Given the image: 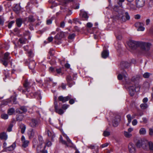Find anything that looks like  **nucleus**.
Instances as JSON below:
<instances>
[{"mask_svg":"<svg viewBox=\"0 0 153 153\" xmlns=\"http://www.w3.org/2000/svg\"><path fill=\"white\" fill-rule=\"evenodd\" d=\"M39 142L37 140L34 139L33 141V146L34 147H36L37 150L39 151L42 152V153H48L47 151L45 150L46 146H51L52 144L51 142L47 140L45 143L44 146H42V145L44 143L43 141L42 137L41 136H38Z\"/></svg>","mask_w":153,"mask_h":153,"instance_id":"f257e3e1","label":"nucleus"},{"mask_svg":"<svg viewBox=\"0 0 153 153\" xmlns=\"http://www.w3.org/2000/svg\"><path fill=\"white\" fill-rule=\"evenodd\" d=\"M136 145L138 147H142L144 150L153 152V142L146 140H138Z\"/></svg>","mask_w":153,"mask_h":153,"instance_id":"f03ea898","label":"nucleus"},{"mask_svg":"<svg viewBox=\"0 0 153 153\" xmlns=\"http://www.w3.org/2000/svg\"><path fill=\"white\" fill-rule=\"evenodd\" d=\"M138 44L142 51L141 53H144L147 51L151 45V44L150 43L144 42H138Z\"/></svg>","mask_w":153,"mask_h":153,"instance_id":"7ed1b4c3","label":"nucleus"},{"mask_svg":"<svg viewBox=\"0 0 153 153\" xmlns=\"http://www.w3.org/2000/svg\"><path fill=\"white\" fill-rule=\"evenodd\" d=\"M117 77L119 80H122L123 78L125 82L127 84H129L131 82L128 75L125 71H123L122 74H119Z\"/></svg>","mask_w":153,"mask_h":153,"instance_id":"20e7f679","label":"nucleus"},{"mask_svg":"<svg viewBox=\"0 0 153 153\" xmlns=\"http://www.w3.org/2000/svg\"><path fill=\"white\" fill-rule=\"evenodd\" d=\"M9 55V53L8 52L5 53L4 58L1 59V63L6 67L7 65L9 60L10 59Z\"/></svg>","mask_w":153,"mask_h":153,"instance_id":"39448f33","label":"nucleus"},{"mask_svg":"<svg viewBox=\"0 0 153 153\" xmlns=\"http://www.w3.org/2000/svg\"><path fill=\"white\" fill-rule=\"evenodd\" d=\"M137 44L138 42H137L133 40L129 41L128 43L129 47V50L132 52L133 51L136 49Z\"/></svg>","mask_w":153,"mask_h":153,"instance_id":"423d86ee","label":"nucleus"},{"mask_svg":"<svg viewBox=\"0 0 153 153\" xmlns=\"http://www.w3.org/2000/svg\"><path fill=\"white\" fill-rule=\"evenodd\" d=\"M54 104L56 112L60 115L63 114L64 113L62 109L60 108L61 107L60 103H59V105H58L57 102L55 100L54 102Z\"/></svg>","mask_w":153,"mask_h":153,"instance_id":"0eeeda50","label":"nucleus"},{"mask_svg":"<svg viewBox=\"0 0 153 153\" xmlns=\"http://www.w3.org/2000/svg\"><path fill=\"white\" fill-rule=\"evenodd\" d=\"M128 149L130 153H135L136 149L135 145L133 143H130L128 146Z\"/></svg>","mask_w":153,"mask_h":153,"instance_id":"6e6552de","label":"nucleus"},{"mask_svg":"<svg viewBox=\"0 0 153 153\" xmlns=\"http://www.w3.org/2000/svg\"><path fill=\"white\" fill-rule=\"evenodd\" d=\"M145 0H135L136 7L138 8L143 7L145 4Z\"/></svg>","mask_w":153,"mask_h":153,"instance_id":"1a4fd4ad","label":"nucleus"},{"mask_svg":"<svg viewBox=\"0 0 153 153\" xmlns=\"http://www.w3.org/2000/svg\"><path fill=\"white\" fill-rule=\"evenodd\" d=\"M143 24L140 22H137L135 24V27H138V31H143L145 30V28L143 27Z\"/></svg>","mask_w":153,"mask_h":153,"instance_id":"9d476101","label":"nucleus"},{"mask_svg":"<svg viewBox=\"0 0 153 153\" xmlns=\"http://www.w3.org/2000/svg\"><path fill=\"white\" fill-rule=\"evenodd\" d=\"M130 19V16L127 12L124 13L121 16V19L123 22H126V21Z\"/></svg>","mask_w":153,"mask_h":153,"instance_id":"9b49d317","label":"nucleus"},{"mask_svg":"<svg viewBox=\"0 0 153 153\" xmlns=\"http://www.w3.org/2000/svg\"><path fill=\"white\" fill-rule=\"evenodd\" d=\"M71 97H72L71 95H68L66 97L60 96L59 97L58 99L59 101H62L63 102H64L69 100L71 98Z\"/></svg>","mask_w":153,"mask_h":153,"instance_id":"f8f14e48","label":"nucleus"},{"mask_svg":"<svg viewBox=\"0 0 153 153\" xmlns=\"http://www.w3.org/2000/svg\"><path fill=\"white\" fill-rule=\"evenodd\" d=\"M21 140L22 143V146L23 147L26 148L28 146L29 142L28 140H25V138L24 136H22Z\"/></svg>","mask_w":153,"mask_h":153,"instance_id":"ddd939ff","label":"nucleus"},{"mask_svg":"<svg viewBox=\"0 0 153 153\" xmlns=\"http://www.w3.org/2000/svg\"><path fill=\"white\" fill-rule=\"evenodd\" d=\"M28 136L30 138H33L36 134V132L35 130L32 129H29L27 132Z\"/></svg>","mask_w":153,"mask_h":153,"instance_id":"4468645a","label":"nucleus"},{"mask_svg":"<svg viewBox=\"0 0 153 153\" xmlns=\"http://www.w3.org/2000/svg\"><path fill=\"white\" fill-rule=\"evenodd\" d=\"M67 80L68 82V85L69 87L72 86V85L75 84L74 82H73V80L70 76H68L67 78Z\"/></svg>","mask_w":153,"mask_h":153,"instance_id":"2eb2a0df","label":"nucleus"},{"mask_svg":"<svg viewBox=\"0 0 153 153\" xmlns=\"http://www.w3.org/2000/svg\"><path fill=\"white\" fill-rule=\"evenodd\" d=\"M120 120L119 117H118L117 118H114L112 121L113 126L115 127L117 126Z\"/></svg>","mask_w":153,"mask_h":153,"instance_id":"dca6fc26","label":"nucleus"},{"mask_svg":"<svg viewBox=\"0 0 153 153\" xmlns=\"http://www.w3.org/2000/svg\"><path fill=\"white\" fill-rule=\"evenodd\" d=\"M16 143H14L11 145L6 148L5 151H12L14 150L16 147Z\"/></svg>","mask_w":153,"mask_h":153,"instance_id":"f3484780","label":"nucleus"},{"mask_svg":"<svg viewBox=\"0 0 153 153\" xmlns=\"http://www.w3.org/2000/svg\"><path fill=\"white\" fill-rule=\"evenodd\" d=\"M80 15L84 19H83L84 20H87L88 19V16L86 12L83 10H81Z\"/></svg>","mask_w":153,"mask_h":153,"instance_id":"a211bd4d","label":"nucleus"},{"mask_svg":"<svg viewBox=\"0 0 153 153\" xmlns=\"http://www.w3.org/2000/svg\"><path fill=\"white\" fill-rule=\"evenodd\" d=\"M128 89L130 95L131 96H133L135 92V90L134 87L130 86Z\"/></svg>","mask_w":153,"mask_h":153,"instance_id":"6ab92c4d","label":"nucleus"},{"mask_svg":"<svg viewBox=\"0 0 153 153\" xmlns=\"http://www.w3.org/2000/svg\"><path fill=\"white\" fill-rule=\"evenodd\" d=\"M109 54V52L107 50H104L102 53V57L104 59L106 58L108 56Z\"/></svg>","mask_w":153,"mask_h":153,"instance_id":"aec40b11","label":"nucleus"},{"mask_svg":"<svg viewBox=\"0 0 153 153\" xmlns=\"http://www.w3.org/2000/svg\"><path fill=\"white\" fill-rule=\"evenodd\" d=\"M46 132L48 136L49 137H51L52 139L54 137V134L51 130L47 129Z\"/></svg>","mask_w":153,"mask_h":153,"instance_id":"412c9836","label":"nucleus"},{"mask_svg":"<svg viewBox=\"0 0 153 153\" xmlns=\"http://www.w3.org/2000/svg\"><path fill=\"white\" fill-rule=\"evenodd\" d=\"M38 122L37 120L35 119H33L30 122V125L32 127H34L37 126L38 125Z\"/></svg>","mask_w":153,"mask_h":153,"instance_id":"4be33fe9","label":"nucleus"},{"mask_svg":"<svg viewBox=\"0 0 153 153\" xmlns=\"http://www.w3.org/2000/svg\"><path fill=\"white\" fill-rule=\"evenodd\" d=\"M0 138L3 140H6L7 138V136L4 132H3L0 134Z\"/></svg>","mask_w":153,"mask_h":153,"instance_id":"5701e85b","label":"nucleus"},{"mask_svg":"<svg viewBox=\"0 0 153 153\" xmlns=\"http://www.w3.org/2000/svg\"><path fill=\"white\" fill-rule=\"evenodd\" d=\"M35 62L34 61H32L29 63V67L30 69L33 70L35 68Z\"/></svg>","mask_w":153,"mask_h":153,"instance_id":"b1692460","label":"nucleus"},{"mask_svg":"<svg viewBox=\"0 0 153 153\" xmlns=\"http://www.w3.org/2000/svg\"><path fill=\"white\" fill-rule=\"evenodd\" d=\"M22 19L19 18L16 19V23L18 27H20L22 24Z\"/></svg>","mask_w":153,"mask_h":153,"instance_id":"393cba45","label":"nucleus"},{"mask_svg":"<svg viewBox=\"0 0 153 153\" xmlns=\"http://www.w3.org/2000/svg\"><path fill=\"white\" fill-rule=\"evenodd\" d=\"M140 79V76L139 75H137L133 76L131 79V80L133 82H136L139 81Z\"/></svg>","mask_w":153,"mask_h":153,"instance_id":"a878e982","label":"nucleus"},{"mask_svg":"<svg viewBox=\"0 0 153 153\" xmlns=\"http://www.w3.org/2000/svg\"><path fill=\"white\" fill-rule=\"evenodd\" d=\"M146 133V131L145 128H141L139 130V133L141 135L145 134Z\"/></svg>","mask_w":153,"mask_h":153,"instance_id":"bb28decb","label":"nucleus"},{"mask_svg":"<svg viewBox=\"0 0 153 153\" xmlns=\"http://www.w3.org/2000/svg\"><path fill=\"white\" fill-rule=\"evenodd\" d=\"M124 134L125 136L127 138H130L132 136V134L131 133L126 131L124 132Z\"/></svg>","mask_w":153,"mask_h":153,"instance_id":"cd10ccee","label":"nucleus"},{"mask_svg":"<svg viewBox=\"0 0 153 153\" xmlns=\"http://www.w3.org/2000/svg\"><path fill=\"white\" fill-rule=\"evenodd\" d=\"M21 128V132L22 134L24 133L26 129V126L24 124H22L20 126Z\"/></svg>","mask_w":153,"mask_h":153,"instance_id":"c85d7f7f","label":"nucleus"},{"mask_svg":"<svg viewBox=\"0 0 153 153\" xmlns=\"http://www.w3.org/2000/svg\"><path fill=\"white\" fill-rule=\"evenodd\" d=\"M19 41L21 44H24L26 43L27 40L26 39L21 38L19 39Z\"/></svg>","mask_w":153,"mask_h":153,"instance_id":"c756f323","label":"nucleus"},{"mask_svg":"<svg viewBox=\"0 0 153 153\" xmlns=\"http://www.w3.org/2000/svg\"><path fill=\"white\" fill-rule=\"evenodd\" d=\"M20 10L21 7L19 5H16L14 8V10L16 11V13H18Z\"/></svg>","mask_w":153,"mask_h":153,"instance_id":"7c9ffc66","label":"nucleus"},{"mask_svg":"<svg viewBox=\"0 0 153 153\" xmlns=\"http://www.w3.org/2000/svg\"><path fill=\"white\" fill-rule=\"evenodd\" d=\"M14 112V109L13 108H10L8 110L7 113L9 115H12Z\"/></svg>","mask_w":153,"mask_h":153,"instance_id":"2f4dec72","label":"nucleus"},{"mask_svg":"<svg viewBox=\"0 0 153 153\" xmlns=\"http://www.w3.org/2000/svg\"><path fill=\"white\" fill-rule=\"evenodd\" d=\"M72 1V0H62L61 2V4L62 5H64L69 1Z\"/></svg>","mask_w":153,"mask_h":153,"instance_id":"473e14b6","label":"nucleus"},{"mask_svg":"<svg viewBox=\"0 0 153 153\" xmlns=\"http://www.w3.org/2000/svg\"><path fill=\"white\" fill-rule=\"evenodd\" d=\"M28 20L30 22H33L35 21V19L33 18L32 16L30 15L28 17Z\"/></svg>","mask_w":153,"mask_h":153,"instance_id":"72a5a7b5","label":"nucleus"},{"mask_svg":"<svg viewBox=\"0 0 153 153\" xmlns=\"http://www.w3.org/2000/svg\"><path fill=\"white\" fill-rule=\"evenodd\" d=\"M140 107L142 109H145L148 107V105L146 103H143L140 105Z\"/></svg>","mask_w":153,"mask_h":153,"instance_id":"f704fd0d","label":"nucleus"},{"mask_svg":"<svg viewBox=\"0 0 153 153\" xmlns=\"http://www.w3.org/2000/svg\"><path fill=\"white\" fill-rule=\"evenodd\" d=\"M122 64L126 68H128L130 65V63H128L126 62H123Z\"/></svg>","mask_w":153,"mask_h":153,"instance_id":"c9c22d12","label":"nucleus"},{"mask_svg":"<svg viewBox=\"0 0 153 153\" xmlns=\"http://www.w3.org/2000/svg\"><path fill=\"white\" fill-rule=\"evenodd\" d=\"M63 136L66 139L68 143H72L71 141L66 134H63Z\"/></svg>","mask_w":153,"mask_h":153,"instance_id":"e433bc0d","label":"nucleus"},{"mask_svg":"<svg viewBox=\"0 0 153 153\" xmlns=\"http://www.w3.org/2000/svg\"><path fill=\"white\" fill-rule=\"evenodd\" d=\"M1 118L4 120H6L8 119V116L6 114H2L1 115Z\"/></svg>","mask_w":153,"mask_h":153,"instance_id":"4c0bfd02","label":"nucleus"},{"mask_svg":"<svg viewBox=\"0 0 153 153\" xmlns=\"http://www.w3.org/2000/svg\"><path fill=\"white\" fill-rule=\"evenodd\" d=\"M60 141L63 144L66 145L67 146H68V145L67 144V143L64 140H63L62 137L61 136H60Z\"/></svg>","mask_w":153,"mask_h":153,"instance_id":"58836bf2","label":"nucleus"},{"mask_svg":"<svg viewBox=\"0 0 153 153\" xmlns=\"http://www.w3.org/2000/svg\"><path fill=\"white\" fill-rule=\"evenodd\" d=\"M126 117L127 118L128 122L129 123H130L132 119L131 115L130 114H128L127 115Z\"/></svg>","mask_w":153,"mask_h":153,"instance_id":"ea45409f","label":"nucleus"},{"mask_svg":"<svg viewBox=\"0 0 153 153\" xmlns=\"http://www.w3.org/2000/svg\"><path fill=\"white\" fill-rule=\"evenodd\" d=\"M23 117V116L22 115L20 114L18 116L17 118V120L18 121H21L22 120Z\"/></svg>","mask_w":153,"mask_h":153,"instance_id":"a19ab883","label":"nucleus"},{"mask_svg":"<svg viewBox=\"0 0 153 153\" xmlns=\"http://www.w3.org/2000/svg\"><path fill=\"white\" fill-rule=\"evenodd\" d=\"M110 134L109 132L105 131L103 132V135L104 136L106 137L109 136Z\"/></svg>","mask_w":153,"mask_h":153,"instance_id":"79ce46f5","label":"nucleus"},{"mask_svg":"<svg viewBox=\"0 0 153 153\" xmlns=\"http://www.w3.org/2000/svg\"><path fill=\"white\" fill-rule=\"evenodd\" d=\"M143 76L145 78H148L150 76V74L149 73L146 72L143 74Z\"/></svg>","mask_w":153,"mask_h":153,"instance_id":"37998d69","label":"nucleus"},{"mask_svg":"<svg viewBox=\"0 0 153 153\" xmlns=\"http://www.w3.org/2000/svg\"><path fill=\"white\" fill-rule=\"evenodd\" d=\"M15 22L13 21H12L10 22L8 25V27L9 28H11L13 24H14Z\"/></svg>","mask_w":153,"mask_h":153,"instance_id":"c03bdc74","label":"nucleus"},{"mask_svg":"<svg viewBox=\"0 0 153 153\" xmlns=\"http://www.w3.org/2000/svg\"><path fill=\"white\" fill-rule=\"evenodd\" d=\"M75 36V34L74 33H73L71 34H70L68 37V39H72L74 38Z\"/></svg>","mask_w":153,"mask_h":153,"instance_id":"a18cd8bd","label":"nucleus"},{"mask_svg":"<svg viewBox=\"0 0 153 153\" xmlns=\"http://www.w3.org/2000/svg\"><path fill=\"white\" fill-rule=\"evenodd\" d=\"M12 127H13L12 125V124L10 125L9 126L8 128H7V131L9 132L11 131H12Z\"/></svg>","mask_w":153,"mask_h":153,"instance_id":"49530a36","label":"nucleus"},{"mask_svg":"<svg viewBox=\"0 0 153 153\" xmlns=\"http://www.w3.org/2000/svg\"><path fill=\"white\" fill-rule=\"evenodd\" d=\"M21 110L24 112H25L27 111V109L25 107L22 106L20 108Z\"/></svg>","mask_w":153,"mask_h":153,"instance_id":"de8ad7c7","label":"nucleus"},{"mask_svg":"<svg viewBox=\"0 0 153 153\" xmlns=\"http://www.w3.org/2000/svg\"><path fill=\"white\" fill-rule=\"evenodd\" d=\"M137 120L136 119L133 120L132 122V125L134 126L136 125L137 124Z\"/></svg>","mask_w":153,"mask_h":153,"instance_id":"09e8293b","label":"nucleus"},{"mask_svg":"<svg viewBox=\"0 0 153 153\" xmlns=\"http://www.w3.org/2000/svg\"><path fill=\"white\" fill-rule=\"evenodd\" d=\"M29 85V83L27 81H25V83L24 84V86L25 88L27 87Z\"/></svg>","mask_w":153,"mask_h":153,"instance_id":"8fccbe9b","label":"nucleus"},{"mask_svg":"<svg viewBox=\"0 0 153 153\" xmlns=\"http://www.w3.org/2000/svg\"><path fill=\"white\" fill-rule=\"evenodd\" d=\"M28 56H29L32 57L33 56L32 52L31 51H30L28 52Z\"/></svg>","mask_w":153,"mask_h":153,"instance_id":"3c124183","label":"nucleus"},{"mask_svg":"<svg viewBox=\"0 0 153 153\" xmlns=\"http://www.w3.org/2000/svg\"><path fill=\"white\" fill-rule=\"evenodd\" d=\"M69 100H70L69 102L71 104H72L74 103L75 101L74 99L71 98Z\"/></svg>","mask_w":153,"mask_h":153,"instance_id":"603ef678","label":"nucleus"},{"mask_svg":"<svg viewBox=\"0 0 153 153\" xmlns=\"http://www.w3.org/2000/svg\"><path fill=\"white\" fill-rule=\"evenodd\" d=\"M108 145V143H106L105 144H103L100 147L102 148H103L105 147H107Z\"/></svg>","mask_w":153,"mask_h":153,"instance_id":"864d4df0","label":"nucleus"},{"mask_svg":"<svg viewBox=\"0 0 153 153\" xmlns=\"http://www.w3.org/2000/svg\"><path fill=\"white\" fill-rule=\"evenodd\" d=\"M68 107V105L66 104L63 105H62V108L64 109H66Z\"/></svg>","mask_w":153,"mask_h":153,"instance_id":"5fc2aeb1","label":"nucleus"},{"mask_svg":"<svg viewBox=\"0 0 153 153\" xmlns=\"http://www.w3.org/2000/svg\"><path fill=\"white\" fill-rule=\"evenodd\" d=\"M149 134L150 135H152L153 134V128H150L149 129Z\"/></svg>","mask_w":153,"mask_h":153,"instance_id":"6e6d98bb","label":"nucleus"},{"mask_svg":"<svg viewBox=\"0 0 153 153\" xmlns=\"http://www.w3.org/2000/svg\"><path fill=\"white\" fill-rule=\"evenodd\" d=\"M65 26V22H61L60 24V27L62 28H64Z\"/></svg>","mask_w":153,"mask_h":153,"instance_id":"4d7b16f0","label":"nucleus"},{"mask_svg":"<svg viewBox=\"0 0 153 153\" xmlns=\"http://www.w3.org/2000/svg\"><path fill=\"white\" fill-rule=\"evenodd\" d=\"M92 24L90 22H88L87 24V26L88 27H91L92 26Z\"/></svg>","mask_w":153,"mask_h":153,"instance_id":"13d9d810","label":"nucleus"},{"mask_svg":"<svg viewBox=\"0 0 153 153\" xmlns=\"http://www.w3.org/2000/svg\"><path fill=\"white\" fill-rule=\"evenodd\" d=\"M55 71V69L52 67H51L49 68V71L50 72H53Z\"/></svg>","mask_w":153,"mask_h":153,"instance_id":"bf43d9fd","label":"nucleus"},{"mask_svg":"<svg viewBox=\"0 0 153 153\" xmlns=\"http://www.w3.org/2000/svg\"><path fill=\"white\" fill-rule=\"evenodd\" d=\"M7 143L5 142H4L3 143V148H4V149L5 151L6 150V148H7Z\"/></svg>","mask_w":153,"mask_h":153,"instance_id":"052dcab7","label":"nucleus"},{"mask_svg":"<svg viewBox=\"0 0 153 153\" xmlns=\"http://www.w3.org/2000/svg\"><path fill=\"white\" fill-rule=\"evenodd\" d=\"M150 22V20L149 19H147L146 21V25H148L149 24Z\"/></svg>","mask_w":153,"mask_h":153,"instance_id":"680f3d73","label":"nucleus"},{"mask_svg":"<svg viewBox=\"0 0 153 153\" xmlns=\"http://www.w3.org/2000/svg\"><path fill=\"white\" fill-rule=\"evenodd\" d=\"M133 130V128H128V132H129V133H130Z\"/></svg>","mask_w":153,"mask_h":153,"instance_id":"e2e57ef3","label":"nucleus"},{"mask_svg":"<svg viewBox=\"0 0 153 153\" xmlns=\"http://www.w3.org/2000/svg\"><path fill=\"white\" fill-rule=\"evenodd\" d=\"M52 22V20L51 19H49L47 20V25H50L51 24Z\"/></svg>","mask_w":153,"mask_h":153,"instance_id":"0e129e2a","label":"nucleus"},{"mask_svg":"<svg viewBox=\"0 0 153 153\" xmlns=\"http://www.w3.org/2000/svg\"><path fill=\"white\" fill-rule=\"evenodd\" d=\"M148 101V98L147 97L144 98L143 100V102L144 103Z\"/></svg>","mask_w":153,"mask_h":153,"instance_id":"69168bd1","label":"nucleus"},{"mask_svg":"<svg viewBox=\"0 0 153 153\" xmlns=\"http://www.w3.org/2000/svg\"><path fill=\"white\" fill-rule=\"evenodd\" d=\"M56 71L57 73L59 74L61 72V68L57 69H56Z\"/></svg>","mask_w":153,"mask_h":153,"instance_id":"338daca9","label":"nucleus"},{"mask_svg":"<svg viewBox=\"0 0 153 153\" xmlns=\"http://www.w3.org/2000/svg\"><path fill=\"white\" fill-rule=\"evenodd\" d=\"M65 67L66 68H70V65L68 63H67L65 64Z\"/></svg>","mask_w":153,"mask_h":153,"instance_id":"774afa93","label":"nucleus"}]
</instances>
